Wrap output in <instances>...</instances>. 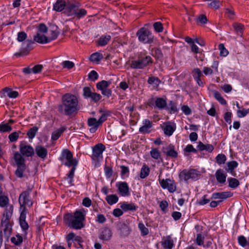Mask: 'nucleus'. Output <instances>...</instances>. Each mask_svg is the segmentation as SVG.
<instances>
[{"instance_id": "nucleus-1", "label": "nucleus", "mask_w": 249, "mask_h": 249, "mask_svg": "<svg viewBox=\"0 0 249 249\" xmlns=\"http://www.w3.org/2000/svg\"><path fill=\"white\" fill-rule=\"evenodd\" d=\"M87 211L84 209L77 210L74 215L67 213L64 216L65 223L70 227L74 229H81L84 226L83 221L85 220Z\"/></svg>"}, {"instance_id": "nucleus-2", "label": "nucleus", "mask_w": 249, "mask_h": 249, "mask_svg": "<svg viewBox=\"0 0 249 249\" xmlns=\"http://www.w3.org/2000/svg\"><path fill=\"white\" fill-rule=\"evenodd\" d=\"M62 100L61 109H63L66 115H71L78 109V102L75 96L67 93L62 97Z\"/></svg>"}, {"instance_id": "nucleus-3", "label": "nucleus", "mask_w": 249, "mask_h": 249, "mask_svg": "<svg viewBox=\"0 0 249 249\" xmlns=\"http://www.w3.org/2000/svg\"><path fill=\"white\" fill-rule=\"evenodd\" d=\"M47 31L46 26L44 24H40L38 27L36 34L34 36V41L42 44L49 43L46 34Z\"/></svg>"}, {"instance_id": "nucleus-4", "label": "nucleus", "mask_w": 249, "mask_h": 249, "mask_svg": "<svg viewBox=\"0 0 249 249\" xmlns=\"http://www.w3.org/2000/svg\"><path fill=\"white\" fill-rule=\"evenodd\" d=\"M139 40L144 44H150L153 42L154 36L150 31L144 27L141 28L137 33Z\"/></svg>"}, {"instance_id": "nucleus-5", "label": "nucleus", "mask_w": 249, "mask_h": 249, "mask_svg": "<svg viewBox=\"0 0 249 249\" xmlns=\"http://www.w3.org/2000/svg\"><path fill=\"white\" fill-rule=\"evenodd\" d=\"M108 115V114L104 113L101 115L98 120L93 117L88 119V124L89 127H90L89 131L91 133H94L97 130L98 127L107 119Z\"/></svg>"}, {"instance_id": "nucleus-6", "label": "nucleus", "mask_w": 249, "mask_h": 249, "mask_svg": "<svg viewBox=\"0 0 249 249\" xmlns=\"http://www.w3.org/2000/svg\"><path fill=\"white\" fill-rule=\"evenodd\" d=\"M200 176V172L195 169H185L179 174V178L181 180L188 181L190 179H196Z\"/></svg>"}, {"instance_id": "nucleus-7", "label": "nucleus", "mask_w": 249, "mask_h": 249, "mask_svg": "<svg viewBox=\"0 0 249 249\" xmlns=\"http://www.w3.org/2000/svg\"><path fill=\"white\" fill-rule=\"evenodd\" d=\"M60 160L65 165L68 167L76 166L77 164V161L73 159L72 153L67 149L62 151Z\"/></svg>"}, {"instance_id": "nucleus-8", "label": "nucleus", "mask_w": 249, "mask_h": 249, "mask_svg": "<svg viewBox=\"0 0 249 249\" xmlns=\"http://www.w3.org/2000/svg\"><path fill=\"white\" fill-rule=\"evenodd\" d=\"M152 63V58L147 56L143 58L133 60L131 62L130 67L132 69H142Z\"/></svg>"}, {"instance_id": "nucleus-9", "label": "nucleus", "mask_w": 249, "mask_h": 249, "mask_svg": "<svg viewBox=\"0 0 249 249\" xmlns=\"http://www.w3.org/2000/svg\"><path fill=\"white\" fill-rule=\"evenodd\" d=\"M29 193L27 191H24L20 195L18 199L20 211H26L25 206L30 207L33 205V201L29 199Z\"/></svg>"}, {"instance_id": "nucleus-10", "label": "nucleus", "mask_w": 249, "mask_h": 249, "mask_svg": "<svg viewBox=\"0 0 249 249\" xmlns=\"http://www.w3.org/2000/svg\"><path fill=\"white\" fill-rule=\"evenodd\" d=\"M106 147L102 143H98L92 147V154L91 158L94 160L100 161L103 160V153L105 150Z\"/></svg>"}, {"instance_id": "nucleus-11", "label": "nucleus", "mask_w": 249, "mask_h": 249, "mask_svg": "<svg viewBox=\"0 0 249 249\" xmlns=\"http://www.w3.org/2000/svg\"><path fill=\"white\" fill-rule=\"evenodd\" d=\"M160 184L163 189H167L170 193H174L177 190V185L172 179H159Z\"/></svg>"}, {"instance_id": "nucleus-12", "label": "nucleus", "mask_w": 249, "mask_h": 249, "mask_svg": "<svg viewBox=\"0 0 249 249\" xmlns=\"http://www.w3.org/2000/svg\"><path fill=\"white\" fill-rule=\"evenodd\" d=\"M119 194L124 197L128 196L130 195L129 187L126 182H117L116 183Z\"/></svg>"}, {"instance_id": "nucleus-13", "label": "nucleus", "mask_w": 249, "mask_h": 249, "mask_svg": "<svg viewBox=\"0 0 249 249\" xmlns=\"http://www.w3.org/2000/svg\"><path fill=\"white\" fill-rule=\"evenodd\" d=\"M20 154L27 157H32L34 154V148L25 142H21L19 145Z\"/></svg>"}, {"instance_id": "nucleus-14", "label": "nucleus", "mask_w": 249, "mask_h": 249, "mask_svg": "<svg viewBox=\"0 0 249 249\" xmlns=\"http://www.w3.org/2000/svg\"><path fill=\"white\" fill-rule=\"evenodd\" d=\"M161 127L165 135L171 136L176 129V124L173 122H167L163 124Z\"/></svg>"}, {"instance_id": "nucleus-15", "label": "nucleus", "mask_w": 249, "mask_h": 249, "mask_svg": "<svg viewBox=\"0 0 249 249\" xmlns=\"http://www.w3.org/2000/svg\"><path fill=\"white\" fill-rule=\"evenodd\" d=\"M153 124L148 119H144L142 122V126L139 128V132L142 134L150 133L152 130Z\"/></svg>"}, {"instance_id": "nucleus-16", "label": "nucleus", "mask_w": 249, "mask_h": 249, "mask_svg": "<svg viewBox=\"0 0 249 249\" xmlns=\"http://www.w3.org/2000/svg\"><path fill=\"white\" fill-rule=\"evenodd\" d=\"M232 193L229 191L214 193L212 195V198L214 199H220L219 202H222L223 200L232 196Z\"/></svg>"}, {"instance_id": "nucleus-17", "label": "nucleus", "mask_w": 249, "mask_h": 249, "mask_svg": "<svg viewBox=\"0 0 249 249\" xmlns=\"http://www.w3.org/2000/svg\"><path fill=\"white\" fill-rule=\"evenodd\" d=\"M218 62L217 61H214L211 66V68L204 67L203 69V73L205 75H212L218 72Z\"/></svg>"}, {"instance_id": "nucleus-18", "label": "nucleus", "mask_w": 249, "mask_h": 249, "mask_svg": "<svg viewBox=\"0 0 249 249\" xmlns=\"http://www.w3.org/2000/svg\"><path fill=\"white\" fill-rule=\"evenodd\" d=\"M46 34L48 37L49 42L55 39L59 35V31L57 27L53 26L49 29H47V31Z\"/></svg>"}, {"instance_id": "nucleus-19", "label": "nucleus", "mask_w": 249, "mask_h": 249, "mask_svg": "<svg viewBox=\"0 0 249 249\" xmlns=\"http://www.w3.org/2000/svg\"><path fill=\"white\" fill-rule=\"evenodd\" d=\"M13 164L16 166L25 165V160L23 156L18 152H15L13 154Z\"/></svg>"}, {"instance_id": "nucleus-20", "label": "nucleus", "mask_w": 249, "mask_h": 249, "mask_svg": "<svg viewBox=\"0 0 249 249\" xmlns=\"http://www.w3.org/2000/svg\"><path fill=\"white\" fill-rule=\"evenodd\" d=\"M174 240L170 236H167L162 238L161 245L165 249H172L174 245Z\"/></svg>"}, {"instance_id": "nucleus-21", "label": "nucleus", "mask_w": 249, "mask_h": 249, "mask_svg": "<svg viewBox=\"0 0 249 249\" xmlns=\"http://www.w3.org/2000/svg\"><path fill=\"white\" fill-rule=\"evenodd\" d=\"M215 176L218 183L224 184L226 182L227 175L223 170L221 169L217 170Z\"/></svg>"}, {"instance_id": "nucleus-22", "label": "nucleus", "mask_w": 249, "mask_h": 249, "mask_svg": "<svg viewBox=\"0 0 249 249\" xmlns=\"http://www.w3.org/2000/svg\"><path fill=\"white\" fill-rule=\"evenodd\" d=\"M20 215L19 217V224L21 229L24 231H26L29 228L28 223L26 221L27 211H20Z\"/></svg>"}, {"instance_id": "nucleus-23", "label": "nucleus", "mask_w": 249, "mask_h": 249, "mask_svg": "<svg viewBox=\"0 0 249 249\" xmlns=\"http://www.w3.org/2000/svg\"><path fill=\"white\" fill-rule=\"evenodd\" d=\"M111 236V231L108 228H104L101 230L99 237L102 240H108Z\"/></svg>"}, {"instance_id": "nucleus-24", "label": "nucleus", "mask_w": 249, "mask_h": 249, "mask_svg": "<svg viewBox=\"0 0 249 249\" xmlns=\"http://www.w3.org/2000/svg\"><path fill=\"white\" fill-rule=\"evenodd\" d=\"M166 155L168 157L172 158H177L178 157V152L175 150V146L172 144L169 145L164 152Z\"/></svg>"}, {"instance_id": "nucleus-25", "label": "nucleus", "mask_w": 249, "mask_h": 249, "mask_svg": "<svg viewBox=\"0 0 249 249\" xmlns=\"http://www.w3.org/2000/svg\"><path fill=\"white\" fill-rule=\"evenodd\" d=\"M120 204L121 208L125 212L127 211H135L137 209L135 204L132 203H128L126 202H123L120 203Z\"/></svg>"}, {"instance_id": "nucleus-26", "label": "nucleus", "mask_w": 249, "mask_h": 249, "mask_svg": "<svg viewBox=\"0 0 249 249\" xmlns=\"http://www.w3.org/2000/svg\"><path fill=\"white\" fill-rule=\"evenodd\" d=\"M77 6L74 4H71L67 7L64 11V13L68 16H71L75 18Z\"/></svg>"}, {"instance_id": "nucleus-27", "label": "nucleus", "mask_w": 249, "mask_h": 249, "mask_svg": "<svg viewBox=\"0 0 249 249\" xmlns=\"http://www.w3.org/2000/svg\"><path fill=\"white\" fill-rule=\"evenodd\" d=\"M151 157L158 161L162 160L161 152L157 148H152L150 152Z\"/></svg>"}, {"instance_id": "nucleus-28", "label": "nucleus", "mask_w": 249, "mask_h": 249, "mask_svg": "<svg viewBox=\"0 0 249 249\" xmlns=\"http://www.w3.org/2000/svg\"><path fill=\"white\" fill-rule=\"evenodd\" d=\"M66 2L63 0H57L53 4V10L57 12H61L64 9Z\"/></svg>"}, {"instance_id": "nucleus-29", "label": "nucleus", "mask_w": 249, "mask_h": 249, "mask_svg": "<svg viewBox=\"0 0 249 249\" xmlns=\"http://www.w3.org/2000/svg\"><path fill=\"white\" fill-rule=\"evenodd\" d=\"M36 152L37 155L41 158H45L47 155V149L41 146H36Z\"/></svg>"}, {"instance_id": "nucleus-30", "label": "nucleus", "mask_w": 249, "mask_h": 249, "mask_svg": "<svg viewBox=\"0 0 249 249\" xmlns=\"http://www.w3.org/2000/svg\"><path fill=\"white\" fill-rule=\"evenodd\" d=\"M147 82L149 85H151L153 88L157 89L159 86L160 81L158 77L151 76L148 78Z\"/></svg>"}, {"instance_id": "nucleus-31", "label": "nucleus", "mask_w": 249, "mask_h": 249, "mask_svg": "<svg viewBox=\"0 0 249 249\" xmlns=\"http://www.w3.org/2000/svg\"><path fill=\"white\" fill-rule=\"evenodd\" d=\"M103 55L101 53L99 52H96L92 53L90 55L89 59L91 61L98 64L103 59Z\"/></svg>"}, {"instance_id": "nucleus-32", "label": "nucleus", "mask_w": 249, "mask_h": 249, "mask_svg": "<svg viewBox=\"0 0 249 249\" xmlns=\"http://www.w3.org/2000/svg\"><path fill=\"white\" fill-rule=\"evenodd\" d=\"M106 200L109 205H112L118 201L119 197L116 195H109L106 196Z\"/></svg>"}, {"instance_id": "nucleus-33", "label": "nucleus", "mask_w": 249, "mask_h": 249, "mask_svg": "<svg viewBox=\"0 0 249 249\" xmlns=\"http://www.w3.org/2000/svg\"><path fill=\"white\" fill-rule=\"evenodd\" d=\"M150 168L145 164H143L141 169L140 177L143 179L146 178L149 174Z\"/></svg>"}, {"instance_id": "nucleus-34", "label": "nucleus", "mask_w": 249, "mask_h": 249, "mask_svg": "<svg viewBox=\"0 0 249 249\" xmlns=\"http://www.w3.org/2000/svg\"><path fill=\"white\" fill-rule=\"evenodd\" d=\"M197 147L201 151L206 150L209 152H212L214 149L213 146L212 144H204L201 142L198 144Z\"/></svg>"}, {"instance_id": "nucleus-35", "label": "nucleus", "mask_w": 249, "mask_h": 249, "mask_svg": "<svg viewBox=\"0 0 249 249\" xmlns=\"http://www.w3.org/2000/svg\"><path fill=\"white\" fill-rule=\"evenodd\" d=\"M111 39V36L109 35H106L101 36L98 40V43L100 46H105L107 44Z\"/></svg>"}, {"instance_id": "nucleus-36", "label": "nucleus", "mask_w": 249, "mask_h": 249, "mask_svg": "<svg viewBox=\"0 0 249 249\" xmlns=\"http://www.w3.org/2000/svg\"><path fill=\"white\" fill-rule=\"evenodd\" d=\"M110 84V81L102 80V81L98 82L96 84V88L98 89L101 90L104 89H107Z\"/></svg>"}, {"instance_id": "nucleus-37", "label": "nucleus", "mask_w": 249, "mask_h": 249, "mask_svg": "<svg viewBox=\"0 0 249 249\" xmlns=\"http://www.w3.org/2000/svg\"><path fill=\"white\" fill-rule=\"evenodd\" d=\"M138 228L140 231L142 236H145L148 234L149 232V230L142 222H140L139 223Z\"/></svg>"}, {"instance_id": "nucleus-38", "label": "nucleus", "mask_w": 249, "mask_h": 249, "mask_svg": "<svg viewBox=\"0 0 249 249\" xmlns=\"http://www.w3.org/2000/svg\"><path fill=\"white\" fill-rule=\"evenodd\" d=\"M72 168L68 174L67 180L68 183L72 185L73 182V177L74 176V172L76 169V166H72Z\"/></svg>"}, {"instance_id": "nucleus-39", "label": "nucleus", "mask_w": 249, "mask_h": 249, "mask_svg": "<svg viewBox=\"0 0 249 249\" xmlns=\"http://www.w3.org/2000/svg\"><path fill=\"white\" fill-rule=\"evenodd\" d=\"M76 14L75 18H81L86 16L87 14V11L83 8H79L77 6L76 10Z\"/></svg>"}, {"instance_id": "nucleus-40", "label": "nucleus", "mask_w": 249, "mask_h": 249, "mask_svg": "<svg viewBox=\"0 0 249 249\" xmlns=\"http://www.w3.org/2000/svg\"><path fill=\"white\" fill-rule=\"evenodd\" d=\"M11 241L15 245L18 246L23 242V238L21 235L18 234L15 236L12 237Z\"/></svg>"}, {"instance_id": "nucleus-41", "label": "nucleus", "mask_w": 249, "mask_h": 249, "mask_svg": "<svg viewBox=\"0 0 249 249\" xmlns=\"http://www.w3.org/2000/svg\"><path fill=\"white\" fill-rule=\"evenodd\" d=\"M228 181L229 182V186L231 188H236L239 185V181L234 178H229L228 179Z\"/></svg>"}, {"instance_id": "nucleus-42", "label": "nucleus", "mask_w": 249, "mask_h": 249, "mask_svg": "<svg viewBox=\"0 0 249 249\" xmlns=\"http://www.w3.org/2000/svg\"><path fill=\"white\" fill-rule=\"evenodd\" d=\"M208 5L211 8L217 9L220 7V1L216 0H208Z\"/></svg>"}, {"instance_id": "nucleus-43", "label": "nucleus", "mask_w": 249, "mask_h": 249, "mask_svg": "<svg viewBox=\"0 0 249 249\" xmlns=\"http://www.w3.org/2000/svg\"><path fill=\"white\" fill-rule=\"evenodd\" d=\"M184 155L185 156H188L189 153H196V150L191 144H188L185 148L183 149Z\"/></svg>"}, {"instance_id": "nucleus-44", "label": "nucleus", "mask_w": 249, "mask_h": 249, "mask_svg": "<svg viewBox=\"0 0 249 249\" xmlns=\"http://www.w3.org/2000/svg\"><path fill=\"white\" fill-rule=\"evenodd\" d=\"M213 95L215 98L222 105H225L227 104L226 101L222 97L221 95L217 91H214Z\"/></svg>"}, {"instance_id": "nucleus-45", "label": "nucleus", "mask_w": 249, "mask_h": 249, "mask_svg": "<svg viewBox=\"0 0 249 249\" xmlns=\"http://www.w3.org/2000/svg\"><path fill=\"white\" fill-rule=\"evenodd\" d=\"M238 166V163L235 161H231L227 163V168L226 170L228 172L231 173L233 170Z\"/></svg>"}, {"instance_id": "nucleus-46", "label": "nucleus", "mask_w": 249, "mask_h": 249, "mask_svg": "<svg viewBox=\"0 0 249 249\" xmlns=\"http://www.w3.org/2000/svg\"><path fill=\"white\" fill-rule=\"evenodd\" d=\"M26 169V165L17 166V169L15 174L16 176L19 178L23 177V172Z\"/></svg>"}, {"instance_id": "nucleus-47", "label": "nucleus", "mask_w": 249, "mask_h": 249, "mask_svg": "<svg viewBox=\"0 0 249 249\" xmlns=\"http://www.w3.org/2000/svg\"><path fill=\"white\" fill-rule=\"evenodd\" d=\"M26 169V165L17 166V169L15 174L16 176L19 178L23 177V172Z\"/></svg>"}, {"instance_id": "nucleus-48", "label": "nucleus", "mask_w": 249, "mask_h": 249, "mask_svg": "<svg viewBox=\"0 0 249 249\" xmlns=\"http://www.w3.org/2000/svg\"><path fill=\"white\" fill-rule=\"evenodd\" d=\"M239 244L242 247H245L249 243L246 237L243 235L239 236L237 238Z\"/></svg>"}, {"instance_id": "nucleus-49", "label": "nucleus", "mask_w": 249, "mask_h": 249, "mask_svg": "<svg viewBox=\"0 0 249 249\" xmlns=\"http://www.w3.org/2000/svg\"><path fill=\"white\" fill-rule=\"evenodd\" d=\"M216 161L218 164L221 165L225 163L227 158L225 155L219 154L215 158Z\"/></svg>"}, {"instance_id": "nucleus-50", "label": "nucleus", "mask_w": 249, "mask_h": 249, "mask_svg": "<svg viewBox=\"0 0 249 249\" xmlns=\"http://www.w3.org/2000/svg\"><path fill=\"white\" fill-rule=\"evenodd\" d=\"M5 92L9 98H16L18 95V93L17 91L13 90L10 89H6Z\"/></svg>"}, {"instance_id": "nucleus-51", "label": "nucleus", "mask_w": 249, "mask_h": 249, "mask_svg": "<svg viewBox=\"0 0 249 249\" xmlns=\"http://www.w3.org/2000/svg\"><path fill=\"white\" fill-rule=\"evenodd\" d=\"M156 106L160 108L164 107L166 105V102L165 100L162 98H158L155 101Z\"/></svg>"}, {"instance_id": "nucleus-52", "label": "nucleus", "mask_w": 249, "mask_h": 249, "mask_svg": "<svg viewBox=\"0 0 249 249\" xmlns=\"http://www.w3.org/2000/svg\"><path fill=\"white\" fill-rule=\"evenodd\" d=\"M121 169V176L122 178H127L129 176V170L127 167L122 165L120 167Z\"/></svg>"}, {"instance_id": "nucleus-53", "label": "nucleus", "mask_w": 249, "mask_h": 249, "mask_svg": "<svg viewBox=\"0 0 249 249\" xmlns=\"http://www.w3.org/2000/svg\"><path fill=\"white\" fill-rule=\"evenodd\" d=\"M63 131L64 129L62 128L54 131L52 135V139L53 141L57 140Z\"/></svg>"}, {"instance_id": "nucleus-54", "label": "nucleus", "mask_w": 249, "mask_h": 249, "mask_svg": "<svg viewBox=\"0 0 249 249\" xmlns=\"http://www.w3.org/2000/svg\"><path fill=\"white\" fill-rule=\"evenodd\" d=\"M12 130V127L8 124H0V131L2 132H10Z\"/></svg>"}, {"instance_id": "nucleus-55", "label": "nucleus", "mask_w": 249, "mask_h": 249, "mask_svg": "<svg viewBox=\"0 0 249 249\" xmlns=\"http://www.w3.org/2000/svg\"><path fill=\"white\" fill-rule=\"evenodd\" d=\"M192 74L194 79L200 78L203 75L201 70L198 68L194 69L192 71Z\"/></svg>"}, {"instance_id": "nucleus-56", "label": "nucleus", "mask_w": 249, "mask_h": 249, "mask_svg": "<svg viewBox=\"0 0 249 249\" xmlns=\"http://www.w3.org/2000/svg\"><path fill=\"white\" fill-rule=\"evenodd\" d=\"M61 65H62L63 68L67 69H71L74 66V63L69 60L62 62Z\"/></svg>"}, {"instance_id": "nucleus-57", "label": "nucleus", "mask_w": 249, "mask_h": 249, "mask_svg": "<svg viewBox=\"0 0 249 249\" xmlns=\"http://www.w3.org/2000/svg\"><path fill=\"white\" fill-rule=\"evenodd\" d=\"M249 113V108L239 109L237 111V116L239 118H243Z\"/></svg>"}, {"instance_id": "nucleus-58", "label": "nucleus", "mask_w": 249, "mask_h": 249, "mask_svg": "<svg viewBox=\"0 0 249 249\" xmlns=\"http://www.w3.org/2000/svg\"><path fill=\"white\" fill-rule=\"evenodd\" d=\"M218 48L220 50V55L221 56H226L228 54L229 52L223 44H219Z\"/></svg>"}, {"instance_id": "nucleus-59", "label": "nucleus", "mask_w": 249, "mask_h": 249, "mask_svg": "<svg viewBox=\"0 0 249 249\" xmlns=\"http://www.w3.org/2000/svg\"><path fill=\"white\" fill-rule=\"evenodd\" d=\"M37 128L36 127H33L31 128L28 132L27 135L30 139L34 138L37 131Z\"/></svg>"}, {"instance_id": "nucleus-60", "label": "nucleus", "mask_w": 249, "mask_h": 249, "mask_svg": "<svg viewBox=\"0 0 249 249\" xmlns=\"http://www.w3.org/2000/svg\"><path fill=\"white\" fill-rule=\"evenodd\" d=\"M204 236L201 234H198L196 236V242L198 246H203L204 244Z\"/></svg>"}, {"instance_id": "nucleus-61", "label": "nucleus", "mask_w": 249, "mask_h": 249, "mask_svg": "<svg viewBox=\"0 0 249 249\" xmlns=\"http://www.w3.org/2000/svg\"><path fill=\"white\" fill-rule=\"evenodd\" d=\"M8 198L7 196H0V206L3 207H5L8 203Z\"/></svg>"}, {"instance_id": "nucleus-62", "label": "nucleus", "mask_w": 249, "mask_h": 249, "mask_svg": "<svg viewBox=\"0 0 249 249\" xmlns=\"http://www.w3.org/2000/svg\"><path fill=\"white\" fill-rule=\"evenodd\" d=\"M27 37V35L24 32H20L18 34L17 40L18 42H22L25 40Z\"/></svg>"}, {"instance_id": "nucleus-63", "label": "nucleus", "mask_w": 249, "mask_h": 249, "mask_svg": "<svg viewBox=\"0 0 249 249\" xmlns=\"http://www.w3.org/2000/svg\"><path fill=\"white\" fill-rule=\"evenodd\" d=\"M19 132H14L9 135V139L12 142L16 141L19 137Z\"/></svg>"}, {"instance_id": "nucleus-64", "label": "nucleus", "mask_w": 249, "mask_h": 249, "mask_svg": "<svg viewBox=\"0 0 249 249\" xmlns=\"http://www.w3.org/2000/svg\"><path fill=\"white\" fill-rule=\"evenodd\" d=\"M89 78L90 80L95 81L98 79V74L95 71H92L89 74Z\"/></svg>"}]
</instances>
